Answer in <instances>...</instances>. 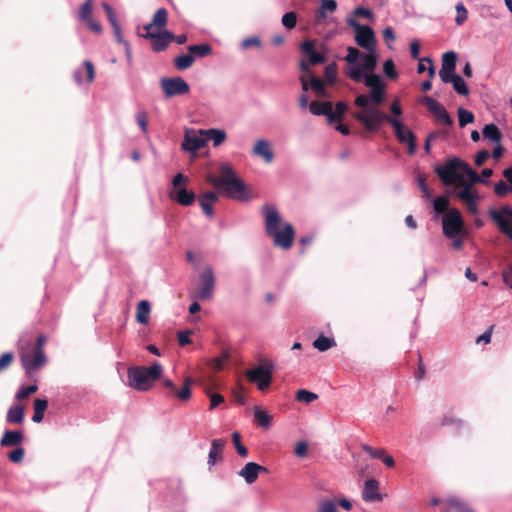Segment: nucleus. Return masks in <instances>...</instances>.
I'll use <instances>...</instances> for the list:
<instances>
[{
  "mask_svg": "<svg viewBox=\"0 0 512 512\" xmlns=\"http://www.w3.org/2000/svg\"><path fill=\"white\" fill-rule=\"evenodd\" d=\"M261 213L264 217L265 232L272 238L274 246L285 251L289 250L295 238L293 225L282 221L281 214L274 205H263Z\"/></svg>",
  "mask_w": 512,
  "mask_h": 512,
  "instance_id": "f257e3e1",
  "label": "nucleus"
},
{
  "mask_svg": "<svg viewBox=\"0 0 512 512\" xmlns=\"http://www.w3.org/2000/svg\"><path fill=\"white\" fill-rule=\"evenodd\" d=\"M219 176L210 175L208 181L215 188H223L227 197L234 199H243L246 192L244 181L235 175V171L229 164H222L219 167Z\"/></svg>",
  "mask_w": 512,
  "mask_h": 512,
  "instance_id": "f03ea898",
  "label": "nucleus"
},
{
  "mask_svg": "<svg viewBox=\"0 0 512 512\" xmlns=\"http://www.w3.org/2000/svg\"><path fill=\"white\" fill-rule=\"evenodd\" d=\"M162 366L159 363H153L149 367L135 366L128 370V385L141 392L150 390L154 382L162 375Z\"/></svg>",
  "mask_w": 512,
  "mask_h": 512,
  "instance_id": "7ed1b4c3",
  "label": "nucleus"
},
{
  "mask_svg": "<svg viewBox=\"0 0 512 512\" xmlns=\"http://www.w3.org/2000/svg\"><path fill=\"white\" fill-rule=\"evenodd\" d=\"M464 161L459 158H453L446 162L445 165L436 168V173L445 185L465 184V179L461 174L463 171Z\"/></svg>",
  "mask_w": 512,
  "mask_h": 512,
  "instance_id": "20e7f679",
  "label": "nucleus"
},
{
  "mask_svg": "<svg viewBox=\"0 0 512 512\" xmlns=\"http://www.w3.org/2000/svg\"><path fill=\"white\" fill-rule=\"evenodd\" d=\"M275 365L268 360L261 361L257 366L246 371L249 381L255 383L260 391H265L272 383Z\"/></svg>",
  "mask_w": 512,
  "mask_h": 512,
  "instance_id": "39448f33",
  "label": "nucleus"
},
{
  "mask_svg": "<svg viewBox=\"0 0 512 512\" xmlns=\"http://www.w3.org/2000/svg\"><path fill=\"white\" fill-rule=\"evenodd\" d=\"M442 228L443 234L449 239L467 235L462 215L456 208L450 209L442 218Z\"/></svg>",
  "mask_w": 512,
  "mask_h": 512,
  "instance_id": "423d86ee",
  "label": "nucleus"
},
{
  "mask_svg": "<svg viewBox=\"0 0 512 512\" xmlns=\"http://www.w3.org/2000/svg\"><path fill=\"white\" fill-rule=\"evenodd\" d=\"M215 275L212 267L207 266L199 275V286L192 292L191 297L199 301H209L213 298Z\"/></svg>",
  "mask_w": 512,
  "mask_h": 512,
  "instance_id": "0eeeda50",
  "label": "nucleus"
},
{
  "mask_svg": "<svg viewBox=\"0 0 512 512\" xmlns=\"http://www.w3.org/2000/svg\"><path fill=\"white\" fill-rule=\"evenodd\" d=\"M353 117L361 122L365 129L370 132L376 131L384 121L390 124L391 120H396V118L381 112L377 107H371L367 112H355Z\"/></svg>",
  "mask_w": 512,
  "mask_h": 512,
  "instance_id": "6e6552de",
  "label": "nucleus"
},
{
  "mask_svg": "<svg viewBox=\"0 0 512 512\" xmlns=\"http://www.w3.org/2000/svg\"><path fill=\"white\" fill-rule=\"evenodd\" d=\"M187 177L182 173H178L172 180V188L169 191V197L182 206H190L193 204L195 194L193 191H188L182 184L187 182Z\"/></svg>",
  "mask_w": 512,
  "mask_h": 512,
  "instance_id": "1a4fd4ad",
  "label": "nucleus"
},
{
  "mask_svg": "<svg viewBox=\"0 0 512 512\" xmlns=\"http://www.w3.org/2000/svg\"><path fill=\"white\" fill-rule=\"evenodd\" d=\"M348 24L355 30V42L358 46L366 51L375 50L377 41L370 26L362 25L353 19L349 20Z\"/></svg>",
  "mask_w": 512,
  "mask_h": 512,
  "instance_id": "9d476101",
  "label": "nucleus"
},
{
  "mask_svg": "<svg viewBox=\"0 0 512 512\" xmlns=\"http://www.w3.org/2000/svg\"><path fill=\"white\" fill-rule=\"evenodd\" d=\"M489 216L500 232L512 240V209L510 206L505 205L500 209H491Z\"/></svg>",
  "mask_w": 512,
  "mask_h": 512,
  "instance_id": "9b49d317",
  "label": "nucleus"
},
{
  "mask_svg": "<svg viewBox=\"0 0 512 512\" xmlns=\"http://www.w3.org/2000/svg\"><path fill=\"white\" fill-rule=\"evenodd\" d=\"M160 85L167 98L185 95L190 91L188 83L181 77L162 78Z\"/></svg>",
  "mask_w": 512,
  "mask_h": 512,
  "instance_id": "f8f14e48",
  "label": "nucleus"
},
{
  "mask_svg": "<svg viewBox=\"0 0 512 512\" xmlns=\"http://www.w3.org/2000/svg\"><path fill=\"white\" fill-rule=\"evenodd\" d=\"M390 125L394 128L398 141L402 144H407L408 154L413 155L416 152V137L414 133L410 129L405 128L399 119L391 120Z\"/></svg>",
  "mask_w": 512,
  "mask_h": 512,
  "instance_id": "ddd939ff",
  "label": "nucleus"
},
{
  "mask_svg": "<svg viewBox=\"0 0 512 512\" xmlns=\"http://www.w3.org/2000/svg\"><path fill=\"white\" fill-rule=\"evenodd\" d=\"M423 103L429 110V112L433 115L435 121L439 124H443L446 126H451L453 124V120L445 107L436 101L434 98L430 96H425L423 98Z\"/></svg>",
  "mask_w": 512,
  "mask_h": 512,
  "instance_id": "4468645a",
  "label": "nucleus"
},
{
  "mask_svg": "<svg viewBox=\"0 0 512 512\" xmlns=\"http://www.w3.org/2000/svg\"><path fill=\"white\" fill-rule=\"evenodd\" d=\"M365 85L370 87L369 99L375 103L380 104L384 100L385 85L378 74L371 73L365 75Z\"/></svg>",
  "mask_w": 512,
  "mask_h": 512,
  "instance_id": "2eb2a0df",
  "label": "nucleus"
},
{
  "mask_svg": "<svg viewBox=\"0 0 512 512\" xmlns=\"http://www.w3.org/2000/svg\"><path fill=\"white\" fill-rule=\"evenodd\" d=\"M47 363L45 354H21V364L27 376L32 377Z\"/></svg>",
  "mask_w": 512,
  "mask_h": 512,
  "instance_id": "dca6fc26",
  "label": "nucleus"
},
{
  "mask_svg": "<svg viewBox=\"0 0 512 512\" xmlns=\"http://www.w3.org/2000/svg\"><path fill=\"white\" fill-rule=\"evenodd\" d=\"M337 506L350 511L352 509V502L345 496L327 497L319 502L317 512H338Z\"/></svg>",
  "mask_w": 512,
  "mask_h": 512,
  "instance_id": "f3484780",
  "label": "nucleus"
},
{
  "mask_svg": "<svg viewBox=\"0 0 512 512\" xmlns=\"http://www.w3.org/2000/svg\"><path fill=\"white\" fill-rule=\"evenodd\" d=\"M204 134H200V130L197 132L193 129L185 131L184 140L181 147L185 151L196 152L206 145V139L203 137Z\"/></svg>",
  "mask_w": 512,
  "mask_h": 512,
  "instance_id": "a211bd4d",
  "label": "nucleus"
},
{
  "mask_svg": "<svg viewBox=\"0 0 512 512\" xmlns=\"http://www.w3.org/2000/svg\"><path fill=\"white\" fill-rule=\"evenodd\" d=\"M173 32L164 29L157 34H148L147 40L150 41L151 49L154 52H163L173 42Z\"/></svg>",
  "mask_w": 512,
  "mask_h": 512,
  "instance_id": "6ab92c4d",
  "label": "nucleus"
},
{
  "mask_svg": "<svg viewBox=\"0 0 512 512\" xmlns=\"http://www.w3.org/2000/svg\"><path fill=\"white\" fill-rule=\"evenodd\" d=\"M92 6V0H86L79 8L78 18L86 23L91 31L99 34L102 32V26L92 18Z\"/></svg>",
  "mask_w": 512,
  "mask_h": 512,
  "instance_id": "aec40b11",
  "label": "nucleus"
},
{
  "mask_svg": "<svg viewBox=\"0 0 512 512\" xmlns=\"http://www.w3.org/2000/svg\"><path fill=\"white\" fill-rule=\"evenodd\" d=\"M362 498L365 502H380L383 500L378 480L372 478L364 482Z\"/></svg>",
  "mask_w": 512,
  "mask_h": 512,
  "instance_id": "412c9836",
  "label": "nucleus"
},
{
  "mask_svg": "<svg viewBox=\"0 0 512 512\" xmlns=\"http://www.w3.org/2000/svg\"><path fill=\"white\" fill-rule=\"evenodd\" d=\"M267 469L264 466L256 462H248L245 466L238 472V475L242 477L247 484L254 483L260 473H266Z\"/></svg>",
  "mask_w": 512,
  "mask_h": 512,
  "instance_id": "4be33fe9",
  "label": "nucleus"
},
{
  "mask_svg": "<svg viewBox=\"0 0 512 512\" xmlns=\"http://www.w3.org/2000/svg\"><path fill=\"white\" fill-rule=\"evenodd\" d=\"M190 378H187L185 380L184 386L177 390L174 382L170 379H163V385L167 388H169L172 392V395L177 397L180 401L186 402L191 397V389H190Z\"/></svg>",
  "mask_w": 512,
  "mask_h": 512,
  "instance_id": "5701e85b",
  "label": "nucleus"
},
{
  "mask_svg": "<svg viewBox=\"0 0 512 512\" xmlns=\"http://www.w3.org/2000/svg\"><path fill=\"white\" fill-rule=\"evenodd\" d=\"M253 154L262 157L266 163H271L274 158V153L269 141L261 139L256 141L252 150Z\"/></svg>",
  "mask_w": 512,
  "mask_h": 512,
  "instance_id": "b1692460",
  "label": "nucleus"
},
{
  "mask_svg": "<svg viewBox=\"0 0 512 512\" xmlns=\"http://www.w3.org/2000/svg\"><path fill=\"white\" fill-rule=\"evenodd\" d=\"M301 50L311 65L321 64L325 61V57L315 50V43L312 40L303 42Z\"/></svg>",
  "mask_w": 512,
  "mask_h": 512,
  "instance_id": "393cba45",
  "label": "nucleus"
},
{
  "mask_svg": "<svg viewBox=\"0 0 512 512\" xmlns=\"http://www.w3.org/2000/svg\"><path fill=\"white\" fill-rule=\"evenodd\" d=\"M151 312V306L149 301L141 300L136 308L135 319L139 324L146 325L149 322V315Z\"/></svg>",
  "mask_w": 512,
  "mask_h": 512,
  "instance_id": "a878e982",
  "label": "nucleus"
},
{
  "mask_svg": "<svg viewBox=\"0 0 512 512\" xmlns=\"http://www.w3.org/2000/svg\"><path fill=\"white\" fill-rule=\"evenodd\" d=\"M225 441L223 439H213L211 442V448L208 455V465L214 466L217 459L221 456Z\"/></svg>",
  "mask_w": 512,
  "mask_h": 512,
  "instance_id": "bb28decb",
  "label": "nucleus"
},
{
  "mask_svg": "<svg viewBox=\"0 0 512 512\" xmlns=\"http://www.w3.org/2000/svg\"><path fill=\"white\" fill-rule=\"evenodd\" d=\"M253 413L254 419L259 426L265 429L271 427L272 417L267 411L261 409L259 406H254Z\"/></svg>",
  "mask_w": 512,
  "mask_h": 512,
  "instance_id": "cd10ccee",
  "label": "nucleus"
},
{
  "mask_svg": "<svg viewBox=\"0 0 512 512\" xmlns=\"http://www.w3.org/2000/svg\"><path fill=\"white\" fill-rule=\"evenodd\" d=\"M200 134L205 135V139L213 141V145L215 147L220 146L226 139V133L223 130L219 129H207V130H200Z\"/></svg>",
  "mask_w": 512,
  "mask_h": 512,
  "instance_id": "c85d7f7f",
  "label": "nucleus"
},
{
  "mask_svg": "<svg viewBox=\"0 0 512 512\" xmlns=\"http://www.w3.org/2000/svg\"><path fill=\"white\" fill-rule=\"evenodd\" d=\"M6 420L11 424H19L24 420V408L20 404L11 406L7 412Z\"/></svg>",
  "mask_w": 512,
  "mask_h": 512,
  "instance_id": "c756f323",
  "label": "nucleus"
},
{
  "mask_svg": "<svg viewBox=\"0 0 512 512\" xmlns=\"http://www.w3.org/2000/svg\"><path fill=\"white\" fill-rule=\"evenodd\" d=\"M446 512H475L471 507L461 502L456 497H449L446 500Z\"/></svg>",
  "mask_w": 512,
  "mask_h": 512,
  "instance_id": "7c9ffc66",
  "label": "nucleus"
},
{
  "mask_svg": "<svg viewBox=\"0 0 512 512\" xmlns=\"http://www.w3.org/2000/svg\"><path fill=\"white\" fill-rule=\"evenodd\" d=\"M151 22L156 30L163 31L168 23V11L166 8H159L154 13Z\"/></svg>",
  "mask_w": 512,
  "mask_h": 512,
  "instance_id": "2f4dec72",
  "label": "nucleus"
},
{
  "mask_svg": "<svg viewBox=\"0 0 512 512\" xmlns=\"http://www.w3.org/2000/svg\"><path fill=\"white\" fill-rule=\"evenodd\" d=\"M23 435L20 431H6L0 440L1 446H15L22 442Z\"/></svg>",
  "mask_w": 512,
  "mask_h": 512,
  "instance_id": "473e14b6",
  "label": "nucleus"
},
{
  "mask_svg": "<svg viewBox=\"0 0 512 512\" xmlns=\"http://www.w3.org/2000/svg\"><path fill=\"white\" fill-rule=\"evenodd\" d=\"M310 112L314 115H324L329 121V115L331 113V102H319L312 101L309 105Z\"/></svg>",
  "mask_w": 512,
  "mask_h": 512,
  "instance_id": "72a5a7b5",
  "label": "nucleus"
},
{
  "mask_svg": "<svg viewBox=\"0 0 512 512\" xmlns=\"http://www.w3.org/2000/svg\"><path fill=\"white\" fill-rule=\"evenodd\" d=\"M362 60L361 67L364 71H373L378 62V54L376 49L372 51H367L366 54H363L360 58Z\"/></svg>",
  "mask_w": 512,
  "mask_h": 512,
  "instance_id": "f704fd0d",
  "label": "nucleus"
},
{
  "mask_svg": "<svg viewBox=\"0 0 512 512\" xmlns=\"http://www.w3.org/2000/svg\"><path fill=\"white\" fill-rule=\"evenodd\" d=\"M336 345L334 338L326 337L324 335H320L317 339L313 341V348L317 349L320 352H324L328 349L333 348Z\"/></svg>",
  "mask_w": 512,
  "mask_h": 512,
  "instance_id": "c9c22d12",
  "label": "nucleus"
},
{
  "mask_svg": "<svg viewBox=\"0 0 512 512\" xmlns=\"http://www.w3.org/2000/svg\"><path fill=\"white\" fill-rule=\"evenodd\" d=\"M482 133L484 138H487L495 143H499L501 141L502 134L499 128L493 123L485 125Z\"/></svg>",
  "mask_w": 512,
  "mask_h": 512,
  "instance_id": "e433bc0d",
  "label": "nucleus"
},
{
  "mask_svg": "<svg viewBox=\"0 0 512 512\" xmlns=\"http://www.w3.org/2000/svg\"><path fill=\"white\" fill-rule=\"evenodd\" d=\"M48 402L45 399H35L34 401V415L32 420L35 423H40L44 418V412L47 409Z\"/></svg>",
  "mask_w": 512,
  "mask_h": 512,
  "instance_id": "4c0bfd02",
  "label": "nucleus"
},
{
  "mask_svg": "<svg viewBox=\"0 0 512 512\" xmlns=\"http://www.w3.org/2000/svg\"><path fill=\"white\" fill-rule=\"evenodd\" d=\"M348 106L345 102L339 101L335 105V110H333V105L331 104V113L329 115V123L335 121H341L345 112L347 111Z\"/></svg>",
  "mask_w": 512,
  "mask_h": 512,
  "instance_id": "58836bf2",
  "label": "nucleus"
},
{
  "mask_svg": "<svg viewBox=\"0 0 512 512\" xmlns=\"http://www.w3.org/2000/svg\"><path fill=\"white\" fill-rule=\"evenodd\" d=\"M194 60H195L194 56L191 55V53L183 54V55L177 56L174 59V66L177 70H180V71L186 70L193 65Z\"/></svg>",
  "mask_w": 512,
  "mask_h": 512,
  "instance_id": "ea45409f",
  "label": "nucleus"
},
{
  "mask_svg": "<svg viewBox=\"0 0 512 512\" xmlns=\"http://www.w3.org/2000/svg\"><path fill=\"white\" fill-rule=\"evenodd\" d=\"M461 186H463V189L461 191L457 192V194H456L457 197L461 201H463L465 204H467V203L478 200V196H476L473 193V191L471 190L470 184L465 182V184H462Z\"/></svg>",
  "mask_w": 512,
  "mask_h": 512,
  "instance_id": "a19ab883",
  "label": "nucleus"
},
{
  "mask_svg": "<svg viewBox=\"0 0 512 512\" xmlns=\"http://www.w3.org/2000/svg\"><path fill=\"white\" fill-rule=\"evenodd\" d=\"M187 50L191 55H195L197 57H206L212 53V48L209 44H199V45H190L187 47Z\"/></svg>",
  "mask_w": 512,
  "mask_h": 512,
  "instance_id": "79ce46f5",
  "label": "nucleus"
},
{
  "mask_svg": "<svg viewBox=\"0 0 512 512\" xmlns=\"http://www.w3.org/2000/svg\"><path fill=\"white\" fill-rule=\"evenodd\" d=\"M296 400L305 404H310L313 401L318 399V395L314 392L308 391L306 389H300L296 392L295 396Z\"/></svg>",
  "mask_w": 512,
  "mask_h": 512,
  "instance_id": "37998d69",
  "label": "nucleus"
},
{
  "mask_svg": "<svg viewBox=\"0 0 512 512\" xmlns=\"http://www.w3.org/2000/svg\"><path fill=\"white\" fill-rule=\"evenodd\" d=\"M434 211L437 214L448 213L449 211V200L445 196L437 197L433 202Z\"/></svg>",
  "mask_w": 512,
  "mask_h": 512,
  "instance_id": "c03bdc74",
  "label": "nucleus"
},
{
  "mask_svg": "<svg viewBox=\"0 0 512 512\" xmlns=\"http://www.w3.org/2000/svg\"><path fill=\"white\" fill-rule=\"evenodd\" d=\"M457 114L459 126L461 128L465 127L466 125L474 121V114L471 111H468L462 107L458 109Z\"/></svg>",
  "mask_w": 512,
  "mask_h": 512,
  "instance_id": "a18cd8bd",
  "label": "nucleus"
},
{
  "mask_svg": "<svg viewBox=\"0 0 512 512\" xmlns=\"http://www.w3.org/2000/svg\"><path fill=\"white\" fill-rule=\"evenodd\" d=\"M451 83L453 85V89L459 95L467 96L469 94V88L464 79L460 75H457Z\"/></svg>",
  "mask_w": 512,
  "mask_h": 512,
  "instance_id": "49530a36",
  "label": "nucleus"
},
{
  "mask_svg": "<svg viewBox=\"0 0 512 512\" xmlns=\"http://www.w3.org/2000/svg\"><path fill=\"white\" fill-rule=\"evenodd\" d=\"M457 54L453 51H448L442 55V68L456 69Z\"/></svg>",
  "mask_w": 512,
  "mask_h": 512,
  "instance_id": "de8ad7c7",
  "label": "nucleus"
},
{
  "mask_svg": "<svg viewBox=\"0 0 512 512\" xmlns=\"http://www.w3.org/2000/svg\"><path fill=\"white\" fill-rule=\"evenodd\" d=\"M363 71H364L363 68L361 67V65H359V66L349 67L345 73L353 81L360 82L363 78L365 79V75H363Z\"/></svg>",
  "mask_w": 512,
  "mask_h": 512,
  "instance_id": "09e8293b",
  "label": "nucleus"
},
{
  "mask_svg": "<svg viewBox=\"0 0 512 512\" xmlns=\"http://www.w3.org/2000/svg\"><path fill=\"white\" fill-rule=\"evenodd\" d=\"M455 9H456L455 23L458 26H461L467 20V17H468L467 9L465 8V6L462 2L457 3Z\"/></svg>",
  "mask_w": 512,
  "mask_h": 512,
  "instance_id": "8fccbe9b",
  "label": "nucleus"
},
{
  "mask_svg": "<svg viewBox=\"0 0 512 512\" xmlns=\"http://www.w3.org/2000/svg\"><path fill=\"white\" fill-rule=\"evenodd\" d=\"M102 7H103V10H104V12L107 16V19H108L110 25L112 26V28L120 26V24L118 23V20H117L116 13L113 10L112 6L110 4L104 2L102 4Z\"/></svg>",
  "mask_w": 512,
  "mask_h": 512,
  "instance_id": "3c124183",
  "label": "nucleus"
},
{
  "mask_svg": "<svg viewBox=\"0 0 512 512\" xmlns=\"http://www.w3.org/2000/svg\"><path fill=\"white\" fill-rule=\"evenodd\" d=\"M37 390H38V386L35 384L29 385V386H22L16 393L15 397L17 400H22V399L28 398L30 395L37 392Z\"/></svg>",
  "mask_w": 512,
  "mask_h": 512,
  "instance_id": "603ef678",
  "label": "nucleus"
},
{
  "mask_svg": "<svg viewBox=\"0 0 512 512\" xmlns=\"http://www.w3.org/2000/svg\"><path fill=\"white\" fill-rule=\"evenodd\" d=\"M281 22L284 27L291 30L296 27L297 16L294 12H287L282 16Z\"/></svg>",
  "mask_w": 512,
  "mask_h": 512,
  "instance_id": "864d4df0",
  "label": "nucleus"
},
{
  "mask_svg": "<svg viewBox=\"0 0 512 512\" xmlns=\"http://www.w3.org/2000/svg\"><path fill=\"white\" fill-rule=\"evenodd\" d=\"M232 440L235 445V448L237 450V453L241 457H247L248 456V449L240 442V434L238 432H233L232 434Z\"/></svg>",
  "mask_w": 512,
  "mask_h": 512,
  "instance_id": "5fc2aeb1",
  "label": "nucleus"
},
{
  "mask_svg": "<svg viewBox=\"0 0 512 512\" xmlns=\"http://www.w3.org/2000/svg\"><path fill=\"white\" fill-rule=\"evenodd\" d=\"M362 55L363 54L357 48L350 46L347 48V55L344 59L349 64H355Z\"/></svg>",
  "mask_w": 512,
  "mask_h": 512,
  "instance_id": "6e6d98bb",
  "label": "nucleus"
},
{
  "mask_svg": "<svg viewBox=\"0 0 512 512\" xmlns=\"http://www.w3.org/2000/svg\"><path fill=\"white\" fill-rule=\"evenodd\" d=\"M310 86L318 95L325 96V85L321 79L317 77H311Z\"/></svg>",
  "mask_w": 512,
  "mask_h": 512,
  "instance_id": "4d7b16f0",
  "label": "nucleus"
},
{
  "mask_svg": "<svg viewBox=\"0 0 512 512\" xmlns=\"http://www.w3.org/2000/svg\"><path fill=\"white\" fill-rule=\"evenodd\" d=\"M439 76H440L442 82L451 83L454 80V78L457 76V74H455V69L441 67V69L439 71Z\"/></svg>",
  "mask_w": 512,
  "mask_h": 512,
  "instance_id": "13d9d810",
  "label": "nucleus"
},
{
  "mask_svg": "<svg viewBox=\"0 0 512 512\" xmlns=\"http://www.w3.org/2000/svg\"><path fill=\"white\" fill-rule=\"evenodd\" d=\"M383 71L388 78H391V79L397 78V71L395 68V64L391 59H388L384 62Z\"/></svg>",
  "mask_w": 512,
  "mask_h": 512,
  "instance_id": "bf43d9fd",
  "label": "nucleus"
},
{
  "mask_svg": "<svg viewBox=\"0 0 512 512\" xmlns=\"http://www.w3.org/2000/svg\"><path fill=\"white\" fill-rule=\"evenodd\" d=\"M228 356L229 354H220L219 356L215 357L210 361V366L216 370L222 369L226 362L228 361Z\"/></svg>",
  "mask_w": 512,
  "mask_h": 512,
  "instance_id": "052dcab7",
  "label": "nucleus"
},
{
  "mask_svg": "<svg viewBox=\"0 0 512 512\" xmlns=\"http://www.w3.org/2000/svg\"><path fill=\"white\" fill-rule=\"evenodd\" d=\"M369 100V96L361 94L355 98L354 104L362 108L360 112H367V110L372 107L369 105Z\"/></svg>",
  "mask_w": 512,
  "mask_h": 512,
  "instance_id": "680f3d73",
  "label": "nucleus"
},
{
  "mask_svg": "<svg viewBox=\"0 0 512 512\" xmlns=\"http://www.w3.org/2000/svg\"><path fill=\"white\" fill-rule=\"evenodd\" d=\"M462 173L468 176L471 183L482 181L480 176L465 162Z\"/></svg>",
  "mask_w": 512,
  "mask_h": 512,
  "instance_id": "e2e57ef3",
  "label": "nucleus"
},
{
  "mask_svg": "<svg viewBox=\"0 0 512 512\" xmlns=\"http://www.w3.org/2000/svg\"><path fill=\"white\" fill-rule=\"evenodd\" d=\"M324 75L328 82L333 83L337 77V65L335 63L329 64L325 68Z\"/></svg>",
  "mask_w": 512,
  "mask_h": 512,
  "instance_id": "0e129e2a",
  "label": "nucleus"
},
{
  "mask_svg": "<svg viewBox=\"0 0 512 512\" xmlns=\"http://www.w3.org/2000/svg\"><path fill=\"white\" fill-rule=\"evenodd\" d=\"M192 334V331L185 330L178 332L177 338H178V344L180 348H184L187 344L191 343L190 335Z\"/></svg>",
  "mask_w": 512,
  "mask_h": 512,
  "instance_id": "69168bd1",
  "label": "nucleus"
},
{
  "mask_svg": "<svg viewBox=\"0 0 512 512\" xmlns=\"http://www.w3.org/2000/svg\"><path fill=\"white\" fill-rule=\"evenodd\" d=\"M137 123L143 133H147L148 129V115L146 112L141 111L136 116Z\"/></svg>",
  "mask_w": 512,
  "mask_h": 512,
  "instance_id": "338daca9",
  "label": "nucleus"
},
{
  "mask_svg": "<svg viewBox=\"0 0 512 512\" xmlns=\"http://www.w3.org/2000/svg\"><path fill=\"white\" fill-rule=\"evenodd\" d=\"M512 187H509L504 181H499L494 188V191L497 196L504 197L509 191H511Z\"/></svg>",
  "mask_w": 512,
  "mask_h": 512,
  "instance_id": "774afa93",
  "label": "nucleus"
}]
</instances>
